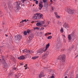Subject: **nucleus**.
Segmentation results:
<instances>
[{"instance_id":"nucleus-32","label":"nucleus","mask_w":78,"mask_h":78,"mask_svg":"<svg viewBox=\"0 0 78 78\" xmlns=\"http://www.w3.org/2000/svg\"><path fill=\"white\" fill-rule=\"evenodd\" d=\"M44 29H45V28H44V27H41V29H40V30L41 31H42L43 30H44Z\"/></svg>"},{"instance_id":"nucleus-13","label":"nucleus","mask_w":78,"mask_h":78,"mask_svg":"<svg viewBox=\"0 0 78 78\" xmlns=\"http://www.w3.org/2000/svg\"><path fill=\"white\" fill-rule=\"evenodd\" d=\"M73 77H74V76L73 74V72H71V74L70 75V78H73Z\"/></svg>"},{"instance_id":"nucleus-31","label":"nucleus","mask_w":78,"mask_h":78,"mask_svg":"<svg viewBox=\"0 0 78 78\" xmlns=\"http://www.w3.org/2000/svg\"><path fill=\"white\" fill-rule=\"evenodd\" d=\"M24 35H27V31H25L24 32Z\"/></svg>"},{"instance_id":"nucleus-15","label":"nucleus","mask_w":78,"mask_h":78,"mask_svg":"<svg viewBox=\"0 0 78 78\" xmlns=\"http://www.w3.org/2000/svg\"><path fill=\"white\" fill-rule=\"evenodd\" d=\"M42 56L43 58L45 59L47 58L48 56L47 55H46V54H44V55Z\"/></svg>"},{"instance_id":"nucleus-14","label":"nucleus","mask_w":78,"mask_h":78,"mask_svg":"<svg viewBox=\"0 0 78 78\" xmlns=\"http://www.w3.org/2000/svg\"><path fill=\"white\" fill-rule=\"evenodd\" d=\"M63 27L65 28H69V26L68 24H65L63 25Z\"/></svg>"},{"instance_id":"nucleus-17","label":"nucleus","mask_w":78,"mask_h":78,"mask_svg":"<svg viewBox=\"0 0 78 78\" xmlns=\"http://www.w3.org/2000/svg\"><path fill=\"white\" fill-rule=\"evenodd\" d=\"M16 3H17V6H19V5H20V4H21V2H16Z\"/></svg>"},{"instance_id":"nucleus-64","label":"nucleus","mask_w":78,"mask_h":78,"mask_svg":"<svg viewBox=\"0 0 78 78\" xmlns=\"http://www.w3.org/2000/svg\"><path fill=\"white\" fill-rule=\"evenodd\" d=\"M51 2H52V0H50Z\"/></svg>"},{"instance_id":"nucleus-52","label":"nucleus","mask_w":78,"mask_h":78,"mask_svg":"<svg viewBox=\"0 0 78 78\" xmlns=\"http://www.w3.org/2000/svg\"><path fill=\"white\" fill-rule=\"evenodd\" d=\"M47 33H46L45 34H44V36H47Z\"/></svg>"},{"instance_id":"nucleus-37","label":"nucleus","mask_w":78,"mask_h":78,"mask_svg":"<svg viewBox=\"0 0 78 78\" xmlns=\"http://www.w3.org/2000/svg\"><path fill=\"white\" fill-rule=\"evenodd\" d=\"M2 11H0V17L2 16Z\"/></svg>"},{"instance_id":"nucleus-27","label":"nucleus","mask_w":78,"mask_h":78,"mask_svg":"<svg viewBox=\"0 0 78 78\" xmlns=\"http://www.w3.org/2000/svg\"><path fill=\"white\" fill-rule=\"evenodd\" d=\"M27 1V0H21V2H22L23 3H25V2Z\"/></svg>"},{"instance_id":"nucleus-47","label":"nucleus","mask_w":78,"mask_h":78,"mask_svg":"<svg viewBox=\"0 0 78 78\" xmlns=\"http://www.w3.org/2000/svg\"><path fill=\"white\" fill-rule=\"evenodd\" d=\"M42 16H42V14L40 15V17H42Z\"/></svg>"},{"instance_id":"nucleus-5","label":"nucleus","mask_w":78,"mask_h":78,"mask_svg":"<svg viewBox=\"0 0 78 78\" xmlns=\"http://www.w3.org/2000/svg\"><path fill=\"white\" fill-rule=\"evenodd\" d=\"M8 5L9 8V9H10V11H11V10L12 9V5L11 3L9 2L8 3Z\"/></svg>"},{"instance_id":"nucleus-25","label":"nucleus","mask_w":78,"mask_h":78,"mask_svg":"<svg viewBox=\"0 0 78 78\" xmlns=\"http://www.w3.org/2000/svg\"><path fill=\"white\" fill-rule=\"evenodd\" d=\"M63 40H65L66 38V36L64 35H63Z\"/></svg>"},{"instance_id":"nucleus-20","label":"nucleus","mask_w":78,"mask_h":78,"mask_svg":"<svg viewBox=\"0 0 78 78\" xmlns=\"http://www.w3.org/2000/svg\"><path fill=\"white\" fill-rule=\"evenodd\" d=\"M34 30H39V29H40V27L38 28V27H34Z\"/></svg>"},{"instance_id":"nucleus-26","label":"nucleus","mask_w":78,"mask_h":78,"mask_svg":"<svg viewBox=\"0 0 78 78\" xmlns=\"http://www.w3.org/2000/svg\"><path fill=\"white\" fill-rule=\"evenodd\" d=\"M51 38H52V36H49L48 37V39H51Z\"/></svg>"},{"instance_id":"nucleus-61","label":"nucleus","mask_w":78,"mask_h":78,"mask_svg":"<svg viewBox=\"0 0 78 78\" xmlns=\"http://www.w3.org/2000/svg\"><path fill=\"white\" fill-rule=\"evenodd\" d=\"M42 33H43V32H41L40 33V34H42Z\"/></svg>"},{"instance_id":"nucleus-45","label":"nucleus","mask_w":78,"mask_h":78,"mask_svg":"<svg viewBox=\"0 0 78 78\" xmlns=\"http://www.w3.org/2000/svg\"><path fill=\"white\" fill-rule=\"evenodd\" d=\"M24 22V20H22L20 22V23H23Z\"/></svg>"},{"instance_id":"nucleus-36","label":"nucleus","mask_w":78,"mask_h":78,"mask_svg":"<svg viewBox=\"0 0 78 78\" xmlns=\"http://www.w3.org/2000/svg\"><path fill=\"white\" fill-rule=\"evenodd\" d=\"M43 2H44V3H46V2H47V1H48V0H43Z\"/></svg>"},{"instance_id":"nucleus-41","label":"nucleus","mask_w":78,"mask_h":78,"mask_svg":"<svg viewBox=\"0 0 78 78\" xmlns=\"http://www.w3.org/2000/svg\"><path fill=\"white\" fill-rule=\"evenodd\" d=\"M27 56H28V58L30 57V54H27Z\"/></svg>"},{"instance_id":"nucleus-39","label":"nucleus","mask_w":78,"mask_h":78,"mask_svg":"<svg viewBox=\"0 0 78 78\" xmlns=\"http://www.w3.org/2000/svg\"><path fill=\"white\" fill-rule=\"evenodd\" d=\"M55 16L58 15V13L56 12H55Z\"/></svg>"},{"instance_id":"nucleus-57","label":"nucleus","mask_w":78,"mask_h":78,"mask_svg":"<svg viewBox=\"0 0 78 78\" xmlns=\"http://www.w3.org/2000/svg\"><path fill=\"white\" fill-rule=\"evenodd\" d=\"M13 70H16V68H13Z\"/></svg>"},{"instance_id":"nucleus-21","label":"nucleus","mask_w":78,"mask_h":78,"mask_svg":"<svg viewBox=\"0 0 78 78\" xmlns=\"http://www.w3.org/2000/svg\"><path fill=\"white\" fill-rule=\"evenodd\" d=\"M73 47H74V45H73L69 48L70 50H72L73 49Z\"/></svg>"},{"instance_id":"nucleus-29","label":"nucleus","mask_w":78,"mask_h":78,"mask_svg":"<svg viewBox=\"0 0 78 78\" xmlns=\"http://www.w3.org/2000/svg\"><path fill=\"white\" fill-rule=\"evenodd\" d=\"M57 18V19H59L60 17H61L60 16H58V15L55 16Z\"/></svg>"},{"instance_id":"nucleus-8","label":"nucleus","mask_w":78,"mask_h":78,"mask_svg":"<svg viewBox=\"0 0 78 78\" xmlns=\"http://www.w3.org/2000/svg\"><path fill=\"white\" fill-rule=\"evenodd\" d=\"M25 57L23 55H22L20 57L18 58L20 60H23V59H25Z\"/></svg>"},{"instance_id":"nucleus-22","label":"nucleus","mask_w":78,"mask_h":78,"mask_svg":"<svg viewBox=\"0 0 78 78\" xmlns=\"http://www.w3.org/2000/svg\"><path fill=\"white\" fill-rule=\"evenodd\" d=\"M3 65L5 67H7V64H6V63H4Z\"/></svg>"},{"instance_id":"nucleus-58","label":"nucleus","mask_w":78,"mask_h":78,"mask_svg":"<svg viewBox=\"0 0 78 78\" xmlns=\"http://www.w3.org/2000/svg\"><path fill=\"white\" fill-rule=\"evenodd\" d=\"M78 56V55H77L76 57H75V58H77Z\"/></svg>"},{"instance_id":"nucleus-62","label":"nucleus","mask_w":78,"mask_h":78,"mask_svg":"<svg viewBox=\"0 0 78 78\" xmlns=\"http://www.w3.org/2000/svg\"><path fill=\"white\" fill-rule=\"evenodd\" d=\"M65 78H67V76H66Z\"/></svg>"},{"instance_id":"nucleus-53","label":"nucleus","mask_w":78,"mask_h":78,"mask_svg":"<svg viewBox=\"0 0 78 78\" xmlns=\"http://www.w3.org/2000/svg\"><path fill=\"white\" fill-rule=\"evenodd\" d=\"M51 8L52 10H54V8H53V7H51Z\"/></svg>"},{"instance_id":"nucleus-30","label":"nucleus","mask_w":78,"mask_h":78,"mask_svg":"<svg viewBox=\"0 0 78 78\" xmlns=\"http://www.w3.org/2000/svg\"><path fill=\"white\" fill-rule=\"evenodd\" d=\"M44 54H46V55L48 56V55H49V52H46L44 53Z\"/></svg>"},{"instance_id":"nucleus-46","label":"nucleus","mask_w":78,"mask_h":78,"mask_svg":"<svg viewBox=\"0 0 78 78\" xmlns=\"http://www.w3.org/2000/svg\"><path fill=\"white\" fill-rule=\"evenodd\" d=\"M9 75H11V76L12 75V73H9Z\"/></svg>"},{"instance_id":"nucleus-12","label":"nucleus","mask_w":78,"mask_h":78,"mask_svg":"<svg viewBox=\"0 0 78 78\" xmlns=\"http://www.w3.org/2000/svg\"><path fill=\"white\" fill-rule=\"evenodd\" d=\"M26 53H33V51H32L31 50H26Z\"/></svg>"},{"instance_id":"nucleus-48","label":"nucleus","mask_w":78,"mask_h":78,"mask_svg":"<svg viewBox=\"0 0 78 78\" xmlns=\"http://www.w3.org/2000/svg\"><path fill=\"white\" fill-rule=\"evenodd\" d=\"M22 6H25V5L23 4H22Z\"/></svg>"},{"instance_id":"nucleus-18","label":"nucleus","mask_w":78,"mask_h":78,"mask_svg":"<svg viewBox=\"0 0 78 78\" xmlns=\"http://www.w3.org/2000/svg\"><path fill=\"white\" fill-rule=\"evenodd\" d=\"M68 39L69 41H71L72 40V37L71 35H69L68 36Z\"/></svg>"},{"instance_id":"nucleus-60","label":"nucleus","mask_w":78,"mask_h":78,"mask_svg":"<svg viewBox=\"0 0 78 78\" xmlns=\"http://www.w3.org/2000/svg\"><path fill=\"white\" fill-rule=\"evenodd\" d=\"M5 36H6V37H8V35L5 34Z\"/></svg>"},{"instance_id":"nucleus-7","label":"nucleus","mask_w":78,"mask_h":78,"mask_svg":"<svg viewBox=\"0 0 78 78\" xmlns=\"http://www.w3.org/2000/svg\"><path fill=\"white\" fill-rule=\"evenodd\" d=\"M45 48H42L39 50V51H38V52L39 53H42L44 51H45Z\"/></svg>"},{"instance_id":"nucleus-54","label":"nucleus","mask_w":78,"mask_h":78,"mask_svg":"<svg viewBox=\"0 0 78 78\" xmlns=\"http://www.w3.org/2000/svg\"><path fill=\"white\" fill-rule=\"evenodd\" d=\"M76 78H78V75H76Z\"/></svg>"},{"instance_id":"nucleus-34","label":"nucleus","mask_w":78,"mask_h":78,"mask_svg":"<svg viewBox=\"0 0 78 78\" xmlns=\"http://www.w3.org/2000/svg\"><path fill=\"white\" fill-rule=\"evenodd\" d=\"M69 35H70L71 37H73V36H74L73 33H72L71 34H70Z\"/></svg>"},{"instance_id":"nucleus-49","label":"nucleus","mask_w":78,"mask_h":78,"mask_svg":"<svg viewBox=\"0 0 78 78\" xmlns=\"http://www.w3.org/2000/svg\"><path fill=\"white\" fill-rule=\"evenodd\" d=\"M24 67H27V64H26V66H24Z\"/></svg>"},{"instance_id":"nucleus-51","label":"nucleus","mask_w":78,"mask_h":78,"mask_svg":"<svg viewBox=\"0 0 78 78\" xmlns=\"http://www.w3.org/2000/svg\"><path fill=\"white\" fill-rule=\"evenodd\" d=\"M51 78H55V76H51Z\"/></svg>"},{"instance_id":"nucleus-4","label":"nucleus","mask_w":78,"mask_h":78,"mask_svg":"<svg viewBox=\"0 0 78 78\" xmlns=\"http://www.w3.org/2000/svg\"><path fill=\"white\" fill-rule=\"evenodd\" d=\"M33 35H32V34H30V36H29L27 39L28 42L29 43H30V42L31 41L32 39H33Z\"/></svg>"},{"instance_id":"nucleus-40","label":"nucleus","mask_w":78,"mask_h":78,"mask_svg":"<svg viewBox=\"0 0 78 78\" xmlns=\"http://www.w3.org/2000/svg\"><path fill=\"white\" fill-rule=\"evenodd\" d=\"M30 30H27V33L28 34H29V33H30Z\"/></svg>"},{"instance_id":"nucleus-24","label":"nucleus","mask_w":78,"mask_h":78,"mask_svg":"<svg viewBox=\"0 0 78 78\" xmlns=\"http://www.w3.org/2000/svg\"><path fill=\"white\" fill-rule=\"evenodd\" d=\"M39 57H32V59H37V58H38Z\"/></svg>"},{"instance_id":"nucleus-9","label":"nucleus","mask_w":78,"mask_h":78,"mask_svg":"<svg viewBox=\"0 0 78 78\" xmlns=\"http://www.w3.org/2000/svg\"><path fill=\"white\" fill-rule=\"evenodd\" d=\"M32 19H34L35 20H36V19H39L38 16H37V15L36 14L34 15V16L32 18Z\"/></svg>"},{"instance_id":"nucleus-33","label":"nucleus","mask_w":78,"mask_h":78,"mask_svg":"<svg viewBox=\"0 0 78 78\" xmlns=\"http://www.w3.org/2000/svg\"><path fill=\"white\" fill-rule=\"evenodd\" d=\"M41 23H42V24H45V20H44V21H42Z\"/></svg>"},{"instance_id":"nucleus-11","label":"nucleus","mask_w":78,"mask_h":78,"mask_svg":"<svg viewBox=\"0 0 78 78\" xmlns=\"http://www.w3.org/2000/svg\"><path fill=\"white\" fill-rule=\"evenodd\" d=\"M49 47H50V43H48L46 45V48L45 49V51L47 50V48H48Z\"/></svg>"},{"instance_id":"nucleus-28","label":"nucleus","mask_w":78,"mask_h":78,"mask_svg":"<svg viewBox=\"0 0 78 78\" xmlns=\"http://www.w3.org/2000/svg\"><path fill=\"white\" fill-rule=\"evenodd\" d=\"M35 14L37 15V16H38V18L39 17V16H40V13H37Z\"/></svg>"},{"instance_id":"nucleus-23","label":"nucleus","mask_w":78,"mask_h":78,"mask_svg":"<svg viewBox=\"0 0 78 78\" xmlns=\"http://www.w3.org/2000/svg\"><path fill=\"white\" fill-rule=\"evenodd\" d=\"M61 32L62 33L63 32H64V30H63V28L62 27H61V29L60 30Z\"/></svg>"},{"instance_id":"nucleus-43","label":"nucleus","mask_w":78,"mask_h":78,"mask_svg":"<svg viewBox=\"0 0 78 78\" xmlns=\"http://www.w3.org/2000/svg\"><path fill=\"white\" fill-rule=\"evenodd\" d=\"M35 3H36V5H37V4H38V1H37L35 2Z\"/></svg>"},{"instance_id":"nucleus-50","label":"nucleus","mask_w":78,"mask_h":78,"mask_svg":"<svg viewBox=\"0 0 78 78\" xmlns=\"http://www.w3.org/2000/svg\"><path fill=\"white\" fill-rule=\"evenodd\" d=\"M24 22H27V20H24Z\"/></svg>"},{"instance_id":"nucleus-16","label":"nucleus","mask_w":78,"mask_h":78,"mask_svg":"<svg viewBox=\"0 0 78 78\" xmlns=\"http://www.w3.org/2000/svg\"><path fill=\"white\" fill-rule=\"evenodd\" d=\"M44 6L46 8H47L48 6V2H45L44 4Z\"/></svg>"},{"instance_id":"nucleus-1","label":"nucleus","mask_w":78,"mask_h":78,"mask_svg":"<svg viewBox=\"0 0 78 78\" xmlns=\"http://www.w3.org/2000/svg\"><path fill=\"white\" fill-rule=\"evenodd\" d=\"M58 59L61 60V62L64 63L66 61V55L64 54H62L58 57Z\"/></svg>"},{"instance_id":"nucleus-55","label":"nucleus","mask_w":78,"mask_h":78,"mask_svg":"<svg viewBox=\"0 0 78 78\" xmlns=\"http://www.w3.org/2000/svg\"><path fill=\"white\" fill-rule=\"evenodd\" d=\"M48 34H51V32L48 33Z\"/></svg>"},{"instance_id":"nucleus-10","label":"nucleus","mask_w":78,"mask_h":78,"mask_svg":"<svg viewBox=\"0 0 78 78\" xmlns=\"http://www.w3.org/2000/svg\"><path fill=\"white\" fill-rule=\"evenodd\" d=\"M44 76V72H41L40 74L39 75V78H41L42 77Z\"/></svg>"},{"instance_id":"nucleus-38","label":"nucleus","mask_w":78,"mask_h":78,"mask_svg":"<svg viewBox=\"0 0 78 78\" xmlns=\"http://www.w3.org/2000/svg\"><path fill=\"white\" fill-rule=\"evenodd\" d=\"M23 52H26L27 51V49H24V50H23Z\"/></svg>"},{"instance_id":"nucleus-3","label":"nucleus","mask_w":78,"mask_h":78,"mask_svg":"<svg viewBox=\"0 0 78 78\" xmlns=\"http://www.w3.org/2000/svg\"><path fill=\"white\" fill-rule=\"evenodd\" d=\"M74 11H75L72 10L71 9H67V12L69 14H73L74 13Z\"/></svg>"},{"instance_id":"nucleus-44","label":"nucleus","mask_w":78,"mask_h":78,"mask_svg":"<svg viewBox=\"0 0 78 78\" xmlns=\"http://www.w3.org/2000/svg\"><path fill=\"white\" fill-rule=\"evenodd\" d=\"M49 23V22L48 21L47 23H46V25H48Z\"/></svg>"},{"instance_id":"nucleus-2","label":"nucleus","mask_w":78,"mask_h":78,"mask_svg":"<svg viewBox=\"0 0 78 78\" xmlns=\"http://www.w3.org/2000/svg\"><path fill=\"white\" fill-rule=\"evenodd\" d=\"M39 7L38 8L39 10H41L42 9V8L44 7V5H43V2L42 1H40L39 3Z\"/></svg>"},{"instance_id":"nucleus-59","label":"nucleus","mask_w":78,"mask_h":78,"mask_svg":"<svg viewBox=\"0 0 78 78\" xmlns=\"http://www.w3.org/2000/svg\"><path fill=\"white\" fill-rule=\"evenodd\" d=\"M26 67V68H25V69H28V67L27 66Z\"/></svg>"},{"instance_id":"nucleus-63","label":"nucleus","mask_w":78,"mask_h":78,"mask_svg":"<svg viewBox=\"0 0 78 78\" xmlns=\"http://www.w3.org/2000/svg\"><path fill=\"white\" fill-rule=\"evenodd\" d=\"M15 76L16 77H17V75H15Z\"/></svg>"},{"instance_id":"nucleus-56","label":"nucleus","mask_w":78,"mask_h":78,"mask_svg":"<svg viewBox=\"0 0 78 78\" xmlns=\"http://www.w3.org/2000/svg\"><path fill=\"white\" fill-rule=\"evenodd\" d=\"M23 65V63H20V65L21 66H22Z\"/></svg>"},{"instance_id":"nucleus-19","label":"nucleus","mask_w":78,"mask_h":78,"mask_svg":"<svg viewBox=\"0 0 78 78\" xmlns=\"http://www.w3.org/2000/svg\"><path fill=\"white\" fill-rule=\"evenodd\" d=\"M36 25L38 27H41V24L39 23H37Z\"/></svg>"},{"instance_id":"nucleus-6","label":"nucleus","mask_w":78,"mask_h":78,"mask_svg":"<svg viewBox=\"0 0 78 78\" xmlns=\"http://www.w3.org/2000/svg\"><path fill=\"white\" fill-rule=\"evenodd\" d=\"M22 38V36L21 35H19L17 36H15V39H16V42L18 41V40H20Z\"/></svg>"},{"instance_id":"nucleus-42","label":"nucleus","mask_w":78,"mask_h":78,"mask_svg":"<svg viewBox=\"0 0 78 78\" xmlns=\"http://www.w3.org/2000/svg\"><path fill=\"white\" fill-rule=\"evenodd\" d=\"M47 26H48V24H45L44 25V27H47Z\"/></svg>"},{"instance_id":"nucleus-35","label":"nucleus","mask_w":78,"mask_h":78,"mask_svg":"<svg viewBox=\"0 0 78 78\" xmlns=\"http://www.w3.org/2000/svg\"><path fill=\"white\" fill-rule=\"evenodd\" d=\"M2 58L3 61H5V58H4V57H2Z\"/></svg>"}]
</instances>
